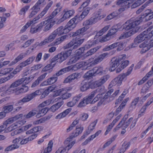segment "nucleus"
<instances>
[{"label": "nucleus", "instance_id": "20e7f679", "mask_svg": "<svg viewBox=\"0 0 153 153\" xmlns=\"http://www.w3.org/2000/svg\"><path fill=\"white\" fill-rule=\"evenodd\" d=\"M83 129V127H79L77 126L76 128V131L74 135L70 136L64 141V143L66 145V148H68V149H70L75 143L74 141H71L72 138L74 137H76L79 134H81L82 132Z\"/></svg>", "mask_w": 153, "mask_h": 153}, {"label": "nucleus", "instance_id": "4c0bfd02", "mask_svg": "<svg viewBox=\"0 0 153 153\" xmlns=\"http://www.w3.org/2000/svg\"><path fill=\"white\" fill-rule=\"evenodd\" d=\"M48 10L45 8L44 9L41 13L38 15L36 17L34 18L33 20L36 23L37 21L41 18H42L47 12Z\"/></svg>", "mask_w": 153, "mask_h": 153}, {"label": "nucleus", "instance_id": "58836bf2", "mask_svg": "<svg viewBox=\"0 0 153 153\" xmlns=\"http://www.w3.org/2000/svg\"><path fill=\"white\" fill-rule=\"evenodd\" d=\"M97 122V120H95L94 122L91 123L88 126V129L86 131V133L88 135L89 134L94 128V127L96 125Z\"/></svg>", "mask_w": 153, "mask_h": 153}, {"label": "nucleus", "instance_id": "f3484780", "mask_svg": "<svg viewBox=\"0 0 153 153\" xmlns=\"http://www.w3.org/2000/svg\"><path fill=\"white\" fill-rule=\"evenodd\" d=\"M53 32L55 33L56 35H58V36H60L69 32L68 30L65 26L64 28L63 26H60L56 30H54Z\"/></svg>", "mask_w": 153, "mask_h": 153}, {"label": "nucleus", "instance_id": "ddd939ff", "mask_svg": "<svg viewBox=\"0 0 153 153\" xmlns=\"http://www.w3.org/2000/svg\"><path fill=\"white\" fill-rule=\"evenodd\" d=\"M139 28L138 27H136V28H134L133 30H130L128 32L123 33V34L121 35L119 38V39H121L129 37L132 35H133L137 32L139 30Z\"/></svg>", "mask_w": 153, "mask_h": 153}, {"label": "nucleus", "instance_id": "13d9d810", "mask_svg": "<svg viewBox=\"0 0 153 153\" xmlns=\"http://www.w3.org/2000/svg\"><path fill=\"white\" fill-rule=\"evenodd\" d=\"M34 41L33 39H31L30 40H28L23 45L21 46V48H25L29 46L31 44L33 43Z\"/></svg>", "mask_w": 153, "mask_h": 153}, {"label": "nucleus", "instance_id": "0eeeda50", "mask_svg": "<svg viewBox=\"0 0 153 153\" xmlns=\"http://www.w3.org/2000/svg\"><path fill=\"white\" fill-rule=\"evenodd\" d=\"M36 57L33 56L28 58L25 61H23L21 63L18 65L15 70L17 72H19L22 68L32 63L35 60Z\"/></svg>", "mask_w": 153, "mask_h": 153}, {"label": "nucleus", "instance_id": "6ab92c4d", "mask_svg": "<svg viewBox=\"0 0 153 153\" xmlns=\"http://www.w3.org/2000/svg\"><path fill=\"white\" fill-rule=\"evenodd\" d=\"M47 74V73L46 72L39 76L37 79L33 83L31 86V88H34L37 86L40 82L45 78Z\"/></svg>", "mask_w": 153, "mask_h": 153}, {"label": "nucleus", "instance_id": "4d7b16f0", "mask_svg": "<svg viewBox=\"0 0 153 153\" xmlns=\"http://www.w3.org/2000/svg\"><path fill=\"white\" fill-rule=\"evenodd\" d=\"M57 77L54 74L53 76L47 79L50 85H51L55 82L57 80Z\"/></svg>", "mask_w": 153, "mask_h": 153}, {"label": "nucleus", "instance_id": "a18cd8bd", "mask_svg": "<svg viewBox=\"0 0 153 153\" xmlns=\"http://www.w3.org/2000/svg\"><path fill=\"white\" fill-rule=\"evenodd\" d=\"M13 106L12 105H8L3 107V111L6 114L12 111L13 109Z\"/></svg>", "mask_w": 153, "mask_h": 153}, {"label": "nucleus", "instance_id": "c03bdc74", "mask_svg": "<svg viewBox=\"0 0 153 153\" xmlns=\"http://www.w3.org/2000/svg\"><path fill=\"white\" fill-rule=\"evenodd\" d=\"M22 83V79H19L13 83L9 87L10 89L16 88V87L19 86Z\"/></svg>", "mask_w": 153, "mask_h": 153}, {"label": "nucleus", "instance_id": "7c9ffc66", "mask_svg": "<svg viewBox=\"0 0 153 153\" xmlns=\"http://www.w3.org/2000/svg\"><path fill=\"white\" fill-rule=\"evenodd\" d=\"M13 89H10L7 85H5L0 88V93L4 92L5 94H10L13 93Z\"/></svg>", "mask_w": 153, "mask_h": 153}, {"label": "nucleus", "instance_id": "864d4df0", "mask_svg": "<svg viewBox=\"0 0 153 153\" xmlns=\"http://www.w3.org/2000/svg\"><path fill=\"white\" fill-rule=\"evenodd\" d=\"M11 68H5L0 71V76H2L9 73L12 70Z\"/></svg>", "mask_w": 153, "mask_h": 153}, {"label": "nucleus", "instance_id": "c9c22d12", "mask_svg": "<svg viewBox=\"0 0 153 153\" xmlns=\"http://www.w3.org/2000/svg\"><path fill=\"white\" fill-rule=\"evenodd\" d=\"M25 56V54L23 53L20 54L16 58L10 63V65L15 64L21 60Z\"/></svg>", "mask_w": 153, "mask_h": 153}, {"label": "nucleus", "instance_id": "39448f33", "mask_svg": "<svg viewBox=\"0 0 153 153\" xmlns=\"http://www.w3.org/2000/svg\"><path fill=\"white\" fill-rule=\"evenodd\" d=\"M41 94V92L39 90H37L32 93L28 94L22 99L19 100L16 104V106L22 105L24 103L30 101L37 96L40 95Z\"/></svg>", "mask_w": 153, "mask_h": 153}, {"label": "nucleus", "instance_id": "680f3d73", "mask_svg": "<svg viewBox=\"0 0 153 153\" xmlns=\"http://www.w3.org/2000/svg\"><path fill=\"white\" fill-rule=\"evenodd\" d=\"M57 35L53 31L51 33L47 38L50 42H52L56 38Z\"/></svg>", "mask_w": 153, "mask_h": 153}, {"label": "nucleus", "instance_id": "f257e3e1", "mask_svg": "<svg viewBox=\"0 0 153 153\" xmlns=\"http://www.w3.org/2000/svg\"><path fill=\"white\" fill-rule=\"evenodd\" d=\"M84 39H73L69 43L63 47L64 49L70 48L69 51L61 52L58 54L59 58V63H60L65 60L71 54L72 50L78 48L83 42Z\"/></svg>", "mask_w": 153, "mask_h": 153}, {"label": "nucleus", "instance_id": "c85d7f7f", "mask_svg": "<svg viewBox=\"0 0 153 153\" xmlns=\"http://www.w3.org/2000/svg\"><path fill=\"white\" fill-rule=\"evenodd\" d=\"M92 70L95 76L97 74L101 75L105 72L103 67L100 66L95 67Z\"/></svg>", "mask_w": 153, "mask_h": 153}, {"label": "nucleus", "instance_id": "338daca9", "mask_svg": "<svg viewBox=\"0 0 153 153\" xmlns=\"http://www.w3.org/2000/svg\"><path fill=\"white\" fill-rule=\"evenodd\" d=\"M114 89H111L109 90L104 95L103 97V99H108L109 97L110 96L111 97V94L114 91Z\"/></svg>", "mask_w": 153, "mask_h": 153}, {"label": "nucleus", "instance_id": "f8f14e48", "mask_svg": "<svg viewBox=\"0 0 153 153\" xmlns=\"http://www.w3.org/2000/svg\"><path fill=\"white\" fill-rule=\"evenodd\" d=\"M88 28L86 27H84L82 28L79 29L75 32L72 33L73 37H82L85 34L86 30L88 29Z\"/></svg>", "mask_w": 153, "mask_h": 153}, {"label": "nucleus", "instance_id": "a211bd4d", "mask_svg": "<svg viewBox=\"0 0 153 153\" xmlns=\"http://www.w3.org/2000/svg\"><path fill=\"white\" fill-rule=\"evenodd\" d=\"M110 78V76L108 74L102 77L101 79L97 81L94 82V83L97 84L96 87L100 86L101 85L105 83Z\"/></svg>", "mask_w": 153, "mask_h": 153}, {"label": "nucleus", "instance_id": "de8ad7c7", "mask_svg": "<svg viewBox=\"0 0 153 153\" xmlns=\"http://www.w3.org/2000/svg\"><path fill=\"white\" fill-rule=\"evenodd\" d=\"M128 92V90L125 89L124 90L122 94L119 97L118 99L116 100L115 104H117L120 103L123 99L125 95Z\"/></svg>", "mask_w": 153, "mask_h": 153}, {"label": "nucleus", "instance_id": "ea45409f", "mask_svg": "<svg viewBox=\"0 0 153 153\" xmlns=\"http://www.w3.org/2000/svg\"><path fill=\"white\" fill-rule=\"evenodd\" d=\"M153 2V0H149L146 3L143 5L141 7L138 9L136 12L137 14H139L141 13L143 10L146 7L147 5L150 3H151Z\"/></svg>", "mask_w": 153, "mask_h": 153}, {"label": "nucleus", "instance_id": "3c124183", "mask_svg": "<svg viewBox=\"0 0 153 153\" xmlns=\"http://www.w3.org/2000/svg\"><path fill=\"white\" fill-rule=\"evenodd\" d=\"M19 145L17 144H13L7 147L4 150L5 151H12L13 149H18L19 148Z\"/></svg>", "mask_w": 153, "mask_h": 153}, {"label": "nucleus", "instance_id": "4be33fe9", "mask_svg": "<svg viewBox=\"0 0 153 153\" xmlns=\"http://www.w3.org/2000/svg\"><path fill=\"white\" fill-rule=\"evenodd\" d=\"M46 21H44L41 22L36 27L32 28L30 30V32L32 33H34L39 31L42 28L43 26L46 24Z\"/></svg>", "mask_w": 153, "mask_h": 153}, {"label": "nucleus", "instance_id": "79ce46f5", "mask_svg": "<svg viewBox=\"0 0 153 153\" xmlns=\"http://www.w3.org/2000/svg\"><path fill=\"white\" fill-rule=\"evenodd\" d=\"M62 89H60L57 91L59 93V95H62V98L63 99H66L70 97L71 96V94L69 93H66L63 94L62 93Z\"/></svg>", "mask_w": 153, "mask_h": 153}, {"label": "nucleus", "instance_id": "412c9836", "mask_svg": "<svg viewBox=\"0 0 153 153\" xmlns=\"http://www.w3.org/2000/svg\"><path fill=\"white\" fill-rule=\"evenodd\" d=\"M22 114H18L15 116L10 118L7 120L4 123V124L7 126V124H10L13 123L15 121L18 120L22 117Z\"/></svg>", "mask_w": 153, "mask_h": 153}, {"label": "nucleus", "instance_id": "e2e57ef3", "mask_svg": "<svg viewBox=\"0 0 153 153\" xmlns=\"http://www.w3.org/2000/svg\"><path fill=\"white\" fill-rule=\"evenodd\" d=\"M37 113V111L35 110H33L30 111L26 116L25 118H29L32 117L35 115Z\"/></svg>", "mask_w": 153, "mask_h": 153}, {"label": "nucleus", "instance_id": "5701e85b", "mask_svg": "<svg viewBox=\"0 0 153 153\" xmlns=\"http://www.w3.org/2000/svg\"><path fill=\"white\" fill-rule=\"evenodd\" d=\"M61 7H57L56 9L51 14L50 16H48V19L46 21V24L47 22H51V19H53L57 14H58L60 11L61 10Z\"/></svg>", "mask_w": 153, "mask_h": 153}, {"label": "nucleus", "instance_id": "c756f323", "mask_svg": "<svg viewBox=\"0 0 153 153\" xmlns=\"http://www.w3.org/2000/svg\"><path fill=\"white\" fill-rule=\"evenodd\" d=\"M91 7H88L83 9V10L80 15L79 17V20H81L86 16L89 13V11L91 10Z\"/></svg>", "mask_w": 153, "mask_h": 153}, {"label": "nucleus", "instance_id": "9d476101", "mask_svg": "<svg viewBox=\"0 0 153 153\" xmlns=\"http://www.w3.org/2000/svg\"><path fill=\"white\" fill-rule=\"evenodd\" d=\"M119 29V28H112L109 30L108 33L107 34L106 36L103 37L100 40L101 42H103L107 41L109 40L110 38L109 37V36H112L115 34Z\"/></svg>", "mask_w": 153, "mask_h": 153}, {"label": "nucleus", "instance_id": "72a5a7b5", "mask_svg": "<svg viewBox=\"0 0 153 153\" xmlns=\"http://www.w3.org/2000/svg\"><path fill=\"white\" fill-rule=\"evenodd\" d=\"M31 9L33 10L31 12L29 16L28 17L30 19L35 15L40 10V8L37 7H35V6H34Z\"/></svg>", "mask_w": 153, "mask_h": 153}, {"label": "nucleus", "instance_id": "5fc2aeb1", "mask_svg": "<svg viewBox=\"0 0 153 153\" xmlns=\"http://www.w3.org/2000/svg\"><path fill=\"white\" fill-rule=\"evenodd\" d=\"M52 144L53 143L51 141H50L48 144V147L45 149L42 153H49L52 150Z\"/></svg>", "mask_w": 153, "mask_h": 153}, {"label": "nucleus", "instance_id": "e433bc0d", "mask_svg": "<svg viewBox=\"0 0 153 153\" xmlns=\"http://www.w3.org/2000/svg\"><path fill=\"white\" fill-rule=\"evenodd\" d=\"M101 47V46H98L90 49L85 54L86 56H89L94 54L98 49L100 48Z\"/></svg>", "mask_w": 153, "mask_h": 153}, {"label": "nucleus", "instance_id": "473e14b6", "mask_svg": "<svg viewBox=\"0 0 153 153\" xmlns=\"http://www.w3.org/2000/svg\"><path fill=\"white\" fill-rule=\"evenodd\" d=\"M104 90V88L101 87H99L96 90L91 92L88 96L92 100L95 94H97L99 92L103 91Z\"/></svg>", "mask_w": 153, "mask_h": 153}, {"label": "nucleus", "instance_id": "2eb2a0df", "mask_svg": "<svg viewBox=\"0 0 153 153\" xmlns=\"http://www.w3.org/2000/svg\"><path fill=\"white\" fill-rule=\"evenodd\" d=\"M120 63L119 59L117 60L115 58H112L110 62L109 70L111 71H114L116 68L119 65Z\"/></svg>", "mask_w": 153, "mask_h": 153}, {"label": "nucleus", "instance_id": "37998d69", "mask_svg": "<svg viewBox=\"0 0 153 153\" xmlns=\"http://www.w3.org/2000/svg\"><path fill=\"white\" fill-rule=\"evenodd\" d=\"M22 83V79H19L13 83L9 87L10 89L16 88V87L19 86Z\"/></svg>", "mask_w": 153, "mask_h": 153}, {"label": "nucleus", "instance_id": "8fccbe9b", "mask_svg": "<svg viewBox=\"0 0 153 153\" xmlns=\"http://www.w3.org/2000/svg\"><path fill=\"white\" fill-rule=\"evenodd\" d=\"M109 25H107L104 27L102 29L97 33L96 36L99 37L102 36L106 32L109 28Z\"/></svg>", "mask_w": 153, "mask_h": 153}, {"label": "nucleus", "instance_id": "f03ea898", "mask_svg": "<svg viewBox=\"0 0 153 153\" xmlns=\"http://www.w3.org/2000/svg\"><path fill=\"white\" fill-rule=\"evenodd\" d=\"M153 27L152 26L149 27L146 30L147 31L145 30L137 36L134 40V44L137 45L145 40H146V39H149L153 37V30L151 32L147 34L148 32L152 29Z\"/></svg>", "mask_w": 153, "mask_h": 153}, {"label": "nucleus", "instance_id": "aec40b11", "mask_svg": "<svg viewBox=\"0 0 153 153\" xmlns=\"http://www.w3.org/2000/svg\"><path fill=\"white\" fill-rule=\"evenodd\" d=\"M74 10H72L68 11L65 12L63 17L61 18L59 21V22H62L65 20L69 18L74 14Z\"/></svg>", "mask_w": 153, "mask_h": 153}, {"label": "nucleus", "instance_id": "9b49d317", "mask_svg": "<svg viewBox=\"0 0 153 153\" xmlns=\"http://www.w3.org/2000/svg\"><path fill=\"white\" fill-rule=\"evenodd\" d=\"M77 16L71 19L65 26L66 27L68 30L69 31L73 29L76 26L77 22H76V19L78 18Z\"/></svg>", "mask_w": 153, "mask_h": 153}, {"label": "nucleus", "instance_id": "f704fd0d", "mask_svg": "<svg viewBox=\"0 0 153 153\" xmlns=\"http://www.w3.org/2000/svg\"><path fill=\"white\" fill-rule=\"evenodd\" d=\"M100 15V13H99L97 14V16H96L94 17H91L90 19L91 25L95 24L99 20L103 18V17H102Z\"/></svg>", "mask_w": 153, "mask_h": 153}, {"label": "nucleus", "instance_id": "423d86ee", "mask_svg": "<svg viewBox=\"0 0 153 153\" xmlns=\"http://www.w3.org/2000/svg\"><path fill=\"white\" fill-rule=\"evenodd\" d=\"M96 84L94 82H91L83 80L81 82L79 85L80 90L82 92L85 91L90 88H96Z\"/></svg>", "mask_w": 153, "mask_h": 153}, {"label": "nucleus", "instance_id": "1a4fd4ad", "mask_svg": "<svg viewBox=\"0 0 153 153\" xmlns=\"http://www.w3.org/2000/svg\"><path fill=\"white\" fill-rule=\"evenodd\" d=\"M107 53H105L101 54L99 55L98 57L96 58L91 62V63L88 65V66L86 68V69H89V67L91 66L92 65H96L101 62L104 58H106L108 55Z\"/></svg>", "mask_w": 153, "mask_h": 153}, {"label": "nucleus", "instance_id": "b1692460", "mask_svg": "<svg viewBox=\"0 0 153 153\" xmlns=\"http://www.w3.org/2000/svg\"><path fill=\"white\" fill-rule=\"evenodd\" d=\"M140 47L143 48L142 51L143 52H145L148 51L152 47H153V42L150 44H146L144 43L141 44L140 45Z\"/></svg>", "mask_w": 153, "mask_h": 153}, {"label": "nucleus", "instance_id": "bf43d9fd", "mask_svg": "<svg viewBox=\"0 0 153 153\" xmlns=\"http://www.w3.org/2000/svg\"><path fill=\"white\" fill-rule=\"evenodd\" d=\"M64 144L65 145V147H60L55 153H67V152L66 151V150H67L68 151L69 149H68V148H66V145L65 144Z\"/></svg>", "mask_w": 153, "mask_h": 153}, {"label": "nucleus", "instance_id": "393cba45", "mask_svg": "<svg viewBox=\"0 0 153 153\" xmlns=\"http://www.w3.org/2000/svg\"><path fill=\"white\" fill-rule=\"evenodd\" d=\"M17 73V72L15 69L11 73L7 76L4 78H2L0 79V84L4 83L8 80H10V79L12 78L14 76V75Z\"/></svg>", "mask_w": 153, "mask_h": 153}, {"label": "nucleus", "instance_id": "052dcab7", "mask_svg": "<svg viewBox=\"0 0 153 153\" xmlns=\"http://www.w3.org/2000/svg\"><path fill=\"white\" fill-rule=\"evenodd\" d=\"M117 42L114 43L108 46H106L104 49V51H108L117 47Z\"/></svg>", "mask_w": 153, "mask_h": 153}, {"label": "nucleus", "instance_id": "bb28decb", "mask_svg": "<svg viewBox=\"0 0 153 153\" xmlns=\"http://www.w3.org/2000/svg\"><path fill=\"white\" fill-rule=\"evenodd\" d=\"M129 126L128 123L125 121L121 120L118 124L114 129V131H116L118 130L121 127L125 128H126Z\"/></svg>", "mask_w": 153, "mask_h": 153}, {"label": "nucleus", "instance_id": "0e129e2a", "mask_svg": "<svg viewBox=\"0 0 153 153\" xmlns=\"http://www.w3.org/2000/svg\"><path fill=\"white\" fill-rule=\"evenodd\" d=\"M30 7L29 5H26L22 8L19 13V14L20 15L25 14L26 12L28 10Z\"/></svg>", "mask_w": 153, "mask_h": 153}, {"label": "nucleus", "instance_id": "6e6552de", "mask_svg": "<svg viewBox=\"0 0 153 153\" xmlns=\"http://www.w3.org/2000/svg\"><path fill=\"white\" fill-rule=\"evenodd\" d=\"M126 78V75L124 74H120L111 81L109 85V87H111L112 86L117 84L120 85L122 81Z\"/></svg>", "mask_w": 153, "mask_h": 153}, {"label": "nucleus", "instance_id": "603ef678", "mask_svg": "<svg viewBox=\"0 0 153 153\" xmlns=\"http://www.w3.org/2000/svg\"><path fill=\"white\" fill-rule=\"evenodd\" d=\"M130 145V143H126L124 142L122 144L120 150L121 151L124 153L126 151L127 149L129 147Z\"/></svg>", "mask_w": 153, "mask_h": 153}, {"label": "nucleus", "instance_id": "69168bd1", "mask_svg": "<svg viewBox=\"0 0 153 153\" xmlns=\"http://www.w3.org/2000/svg\"><path fill=\"white\" fill-rule=\"evenodd\" d=\"M117 47L118 48L117 49V51H120L122 50L124 47V42H117Z\"/></svg>", "mask_w": 153, "mask_h": 153}, {"label": "nucleus", "instance_id": "09e8293b", "mask_svg": "<svg viewBox=\"0 0 153 153\" xmlns=\"http://www.w3.org/2000/svg\"><path fill=\"white\" fill-rule=\"evenodd\" d=\"M36 23L33 21V19L32 20H30L28 21L26 24L21 29L20 31L22 33L25 32L26 30L29 27L30 25L32 24H35Z\"/></svg>", "mask_w": 153, "mask_h": 153}, {"label": "nucleus", "instance_id": "49530a36", "mask_svg": "<svg viewBox=\"0 0 153 153\" xmlns=\"http://www.w3.org/2000/svg\"><path fill=\"white\" fill-rule=\"evenodd\" d=\"M55 88V87L53 85H52L49 86L47 89L42 94V97H43L46 95H48L50 92L54 91Z\"/></svg>", "mask_w": 153, "mask_h": 153}, {"label": "nucleus", "instance_id": "a19ab883", "mask_svg": "<svg viewBox=\"0 0 153 153\" xmlns=\"http://www.w3.org/2000/svg\"><path fill=\"white\" fill-rule=\"evenodd\" d=\"M80 56H76L71 58L69 61L67 63V65H70L76 63L80 59Z\"/></svg>", "mask_w": 153, "mask_h": 153}, {"label": "nucleus", "instance_id": "774afa93", "mask_svg": "<svg viewBox=\"0 0 153 153\" xmlns=\"http://www.w3.org/2000/svg\"><path fill=\"white\" fill-rule=\"evenodd\" d=\"M48 24L43 29V31L44 32H47L49 30L53 27V23H51V22Z\"/></svg>", "mask_w": 153, "mask_h": 153}, {"label": "nucleus", "instance_id": "cd10ccee", "mask_svg": "<svg viewBox=\"0 0 153 153\" xmlns=\"http://www.w3.org/2000/svg\"><path fill=\"white\" fill-rule=\"evenodd\" d=\"M42 107H39L38 106V108L39 111L37 112V114L36 115V117L37 118H39L40 117L43 116L45 114L47 113L48 111V109L46 108H42Z\"/></svg>", "mask_w": 153, "mask_h": 153}, {"label": "nucleus", "instance_id": "7ed1b4c3", "mask_svg": "<svg viewBox=\"0 0 153 153\" xmlns=\"http://www.w3.org/2000/svg\"><path fill=\"white\" fill-rule=\"evenodd\" d=\"M142 21V17H140L139 18L135 19L134 21L132 18L126 21L125 24L121 27L122 30L125 29L128 30L130 29H133L136 27H138L137 26Z\"/></svg>", "mask_w": 153, "mask_h": 153}, {"label": "nucleus", "instance_id": "4468645a", "mask_svg": "<svg viewBox=\"0 0 153 153\" xmlns=\"http://www.w3.org/2000/svg\"><path fill=\"white\" fill-rule=\"evenodd\" d=\"M28 90V87L27 86L24 85H22V87L20 88H13V91H12L13 93H14L16 95H19L27 92Z\"/></svg>", "mask_w": 153, "mask_h": 153}, {"label": "nucleus", "instance_id": "6e6d98bb", "mask_svg": "<svg viewBox=\"0 0 153 153\" xmlns=\"http://www.w3.org/2000/svg\"><path fill=\"white\" fill-rule=\"evenodd\" d=\"M93 76H95L93 70H90L86 73L84 75L85 78L89 79Z\"/></svg>", "mask_w": 153, "mask_h": 153}, {"label": "nucleus", "instance_id": "2f4dec72", "mask_svg": "<svg viewBox=\"0 0 153 153\" xmlns=\"http://www.w3.org/2000/svg\"><path fill=\"white\" fill-rule=\"evenodd\" d=\"M63 101L57 102L56 104L53 105L50 108V110L52 112H54L63 104Z\"/></svg>", "mask_w": 153, "mask_h": 153}, {"label": "nucleus", "instance_id": "dca6fc26", "mask_svg": "<svg viewBox=\"0 0 153 153\" xmlns=\"http://www.w3.org/2000/svg\"><path fill=\"white\" fill-rule=\"evenodd\" d=\"M79 73H73L70 75L65 79L64 83H71L75 79L77 78L79 76Z\"/></svg>", "mask_w": 153, "mask_h": 153}, {"label": "nucleus", "instance_id": "a878e982", "mask_svg": "<svg viewBox=\"0 0 153 153\" xmlns=\"http://www.w3.org/2000/svg\"><path fill=\"white\" fill-rule=\"evenodd\" d=\"M72 66H71L62 68L59 70L58 72L56 73L55 75L57 77L58 76L62 75L71 70L72 69Z\"/></svg>", "mask_w": 153, "mask_h": 153}]
</instances>
